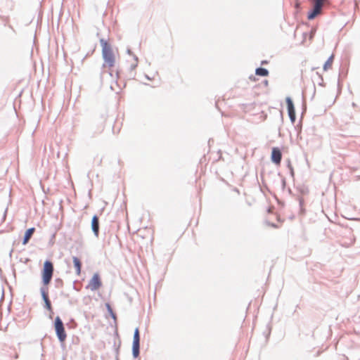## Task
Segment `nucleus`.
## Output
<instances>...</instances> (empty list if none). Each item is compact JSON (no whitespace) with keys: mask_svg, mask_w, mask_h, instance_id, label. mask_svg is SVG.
I'll use <instances>...</instances> for the list:
<instances>
[{"mask_svg":"<svg viewBox=\"0 0 360 360\" xmlns=\"http://www.w3.org/2000/svg\"><path fill=\"white\" fill-rule=\"evenodd\" d=\"M100 44L102 46V57L104 60L102 68L104 69L106 66L112 68L115 64V57L111 45L104 39H100Z\"/></svg>","mask_w":360,"mask_h":360,"instance_id":"1","label":"nucleus"},{"mask_svg":"<svg viewBox=\"0 0 360 360\" xmlns=\"http://www.w3.org/2000/svg\"><path fill=\"white\" fill-rule=\"evenodd\" d=\"M53 263L49 260H46L42 269V282L44 285H47L50 283L53 277Z\"/></svg>","mask_w":360,"mask_h":360,"instance_id":"2","label":"nucleus"},{"mask_svg":"<svg viewBox=\"0 0 360 360\" xmlns=\"http://www.w3.org/2000/svg\"><path fill=\"white\" fill-rule=\"evenodd\" d=\"M312 4V9L308 13L307 18L309 20L314 19L317 15L321 13L323 6L327 3V0H309Z\"/></svg>","mask_w":360,"mask_h":360,"instance_id":"3","label":"nucleus"},{"mask_svg":"<svg viewBox=\"0 0 360 360\" xmlns=\"http://www.w3.org/2000/svg\"><path fill=\"white\" fill-rule=\"evenodd\" d=\"M54 328L56 336L60 342H63L67 338L64 324L59 316H56L54 321Z\"/></svg>","mask_w":360,"mask_h":360,"instance_id":"4","label":"nucleus"},{"mask_svg":"<svg viewBox=\"0 0 360 360\" xmlns=\"http://www.w3.org/2000/svg\"><path fill=\"white\" fill-rule=\"evenodd\" d=\"M140 354V333L139 330L136 328L134 330L133 343H132V355L134 358H137Z\"/></svg>","mask_w":360,"mask_h":360,"instance_id":"5","label":"nucleus"},{"mask_svg":"<svg viewBox=\"0 0 360 360\" xmlns=\"http://www.w3.org/2000/svg\"><path fill=\"white\" fill-rule=\"evenodd\" d=\"M102 285L100 276L98 274H94L93 277L89 281L87 288H90L91 291H95L99 289Z\"/></svg>","mask_w":360,"mask_h":360,"instance_id":"6","label":"nucleus"},{"mask_svg":"<svg viewBox=\"0 0 360 360\" xmlns=\"http://www.w3.org/2000/svg\"><path fill=\"white\" fill-rule=\"evenodd\" d=\"M271 161L275 164H280L282 159V153L279 148H273L271 156Z\"/></svg>","mask_w":360,"mask_h":360,"instance_id":"7","label":"nucleus"},{"mask_svg":"<svg viewBox=\"0 0 360 360\" xmlns=\"http://www.w3.org/2000/svg\"><path fill=\"white\" fill-rule=\"evenodd\" d=\"M91 230L96 237L99 236V219L97 215H94L91 219Z\"/></svg>","mask_w":360,"mask_h":360,"instance_id":"8","label":"nucleus"},{"mask_svg":"<svg viewBox=\"0 0 360 360\" xmlns=\"http://www.w3.org/2000/svg\"><path fill=\"white\" fill-rule=\"evenodd\" d=\"M34 231H35V228H34V227L30 228L25 231L24 238L22 240V245H26L27 243H28L29 240L32 238Z\"/></svg>","mask_w":360,"mask_h":360,"instance_id":"9","label":"nucleus"},{"mask_svg":"<svg viewBox=\"0 0 360 360\" xmlns=\"http://www.w3.org/2000/svg\"><path fill=\"white\" fill-rule=\"evenodd\" d=\"M72 261L74 263V266L76 269V274L79 276L81 274L82 262L77 257H73Z\"/></svg>","mask_w":360,"mask_h":360,"instance_id":"10","label":"nucleus"},{"mask_svg":"<svg viewBox=\"0 0 360 360\" xmlns=\"http://www.w3.org/2000/svg\"><path fill=\"white\" fill-rule=\"evenodd\" d=\"M0 19L4 22V25L8 27L11 30H12L14 33H15V30L14 29L13 26L10 24V18L8 16L6 15H1Z\"/></svg>","mask_w":360,"mask_h":360,"instance_id":"11","label":"nucleus"},{"mask_svg":"<svg viewBox=\"0 0 360 360\" xmlns=\"http://www.w3.org/2000/svg\"><path fill=\"white\" fill-rule=\"evenodd\" d=\"M286 104L288 108V113L292 114L295 113V106L292 99L290 97L286 98Z\"/></svg>","mask_w":360,"mask_h":360,"instance_id":"12","label":"nucleus"},{"mask_svg":"<svg viewBox=\"0 0 360 360\" xmlns=\"http://www.w3.org/2000/svg\"><path fill=\"white\" fill-rule=\"evenodd\" d=\"M255 74L259 76L266 77L269 75V71L267 69L264 68H257L255 70Z\"/></svg>","mask_w":360,"mask_h":360,"instance_id":"13","label":"nucleus"},{"mask_svg":"<svg viewBox=\"0 0 360 360\" xmlns=\"http://www.w3.org/2000/svg\"><path fill=\"white\" fill-rule=\"evenodd\" d=\"M41 295L44 301L49 300L48 288L43 286L40 288Z\"/></svg>","mask_w":360,"mask_h":360,"instance_id":"14","label":"nucleus"},{"mask_svg":"<svg viewBox=\"0 0 360 360\" xmlns=\"http://www.w3.org/2000/svg\"><path fill=\"white\" fill-rule=\"evenodd\" d=\"M333 61V55H331L328 59L326 61V63L323 65V70H327L329 68L331 67L332 63Z\"/></svg>","mask_w":360,"mask_h":360,"instance_id":"15","label":"nucleus"},{"mask_svg":"<svg viewBox=\"0 0 360 360\" xmlns=\"http://www.w3.org/2000/svg\"><path fill=\"white\" fill-rule=\"evenodd\" d=\"M105 307H106V308H107V310H108V313H109V314H110V315L111 316V317H112V319H116V315H115V314L113 312V310H112V309L111 308V307H110V304L106 303V304H105Z\"/></svg>","mask_w":360,"mask_h":360,"instance_id":"16","label":"nucleus"},{"mask_svg":"<svg viewBox=\"0 0 360 360\" xmlns=\"http://www.w3.org/2000/svg\"><path fill=\"white\" fill-rule=\"evenodd\" d=\"M44 308H46L47 310H49L50 312H51V314H53V309H52V307H51V302L50 301V300H46V301H44Z\"/></svg>","mask_w":360,"mask_h":360,"instance_id":"17","label":"nucleus"},{"mask_svg":"<svg viewBox=\"0 0 360 360\" xmlns=\"http://www.w3.org/2000/svg\"><path fill=\"white\" fill-rule=\"evenodd\" d=\"M55 285L57 288H60L63 286V281L60 278L55 279Z\"/></svg>","mask_w":360,"mask_h":360,"instance_id":"18","label":"nucleus"},{"mask_svg":"<svg viewBox=\"0 0 360 360\" xmlns=\"http://www.w3.org/2000/svg\"><path fill=\"white\" fill-rule=\"evenodd\" d=\"M134 60L135 63L131 65V66H130L131 70H134L138 65V57L136 56H134Z\"/></svg>","mask_w":360,"mask_h":360,"instance_id":"19","label":"nucleus"},{"mask_svg":"<svg viewBox=\"0 0 360 360\" xmlns=\"http://www.w3.org/2000/svg\"><path fill=\"white\" fill-rule=\"evenodd\" d=\"M288 116L290 117V120L291 122L293 124L295 122L296 120V115L295 113L288 114Z\"/></svg>","mask_w":360,"mask_h":360,"instance_id":"20","label":"nucleus"},{"mask_svg":"<svg viewBox=\"0 0 360 360\" xmlns=\"http://www.w3.org/2000/svg\"><path fill=\"white\" fill-rule=\"evenodd\" d=\"M105 74H108L110 76H112V73L110 72L102 71L101 72V80H103V76Z\"/></svg>","mask_w":360,"mask_h":360,"instance_id":"21","label":"nucleus"},{"mask_svg":"<svg viewBox=\"0 0 360 360\" xmlns=\"http://www.w3.org/2000/svg\"><path fill=\"white\" fill-rule=\"evenodd\" d=\"M281 186L282 188L284 189L285 187V179L284 178L281 179Z\"/></svg>","mask_w":360,"mask_h":360,"instance_id":"22","label":"nucleus"},{"mask_svg":"<svg viewBox=\"0 0 360 360\" xmlns=\"http://www.w3.org/2000/svg\"><path fill=\"white\" fill-rule=\"evenodd\" d=\"M127 54H129V56H132L133 57H134V56H135L130 49H127Z\"/></svg>","mask_w":360,"mask_h":360,"instance_id":"23","label":"nucleus"},{"mask_svg":"<svg viewBox=\"0 0 360 360\" xmlns=\"http://www.w3.org/2000/svg\"><path fill=\"white\" fill-rule=\"evenodd\" d=\"M266 63H267V61H266V60H263V61H262V65L266 64Z\"/></svg>","mask_w":360,"mask_h":360,"instance_id":"24","label":"nucleus"},{"mask_svg":"<svg viewBox=\"0 0 360 360\" xmlns=\"http://www.w3.org/2000/svg\"><path fill=\"white\" fill-rule=\"evenodd\" d=\"M264 84H265V85H267V84H268V81H267V80H265V81H264Z\"/></svg>","mask_w":360,"mask_h":360,"instance_id":"25","label":"nucleus"},{"mask_svg":"<svg viewBox=\"0 0 360 360\" xmlns=\"http://www.w3.org/2000/svg\"><path fill=\"white\" fill-rule=\"evenodd\" d=\"M52 314H51V312H50V315H49V318H50V319H52Z\"/></svg>","mask_w":360,"mask_h":360,"instance_id":"26","label":"nucleus"}]
</instances>
